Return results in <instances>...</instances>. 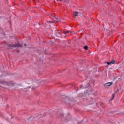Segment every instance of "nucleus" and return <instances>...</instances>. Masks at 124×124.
Instances as JSON below:
<instances>
[{
	"instance_id": "obj_1",
	"label": "nucleus",
	"mask_w": 124,
	"mask_h": 124,
	"mask_svg": "<svg viewBox=\"0 0 124 124\" xmlns=\"http://www.w3.org/2000/svg\"><path fill=\"white\" fill-rule=\"evenodd\" d=\"M2 84H3L5 88H6V87H7L8 86H12L13 85V82H10L8 83L6 82V81H4L2 82Z\"/></svg>"
},
{
	"instance_id": "obj_2",
	"label": "nucleus",
	"mask_w": 124,
	"mask_h": 124,
	"mask_svg": "<svg viewBox=\"0 0 124 124\" xmlns=\"http://www.w3.org/2000/svg\"><path fill=\"white\" fill-rule=\"evenodd\" d=\"M112 82H108L104 85V87L105 88H108V87H110V86H112Z\"/></svg>"
},
{
	"instance_id": "obj_3",
	"label": "nucleus",
	"mask_w": 124,
	"mask_h": 124,
	"mask_svg": "<svg viewBox=\"0 0 124 124\" xmlns=\"http://www.w3.org/2000/svg\"><path fill=\"white\" fill-rule=\"evenodd\" d=\"M73 15L74 17H75L76 16H77V15H78V12H74L73 13Z\"/></svg>"
},
{
	"instance_id": "obj_4",
	"label": "nucleus",
	"mask_w": 124,
	"mask_h": 124,
	"mask_svg": "<svg viewBox=\"0 0 124 124\" xmlns=\"http://www.w3.org/2000/svg\"><path fill=\"white\" fill-rule=\"evenodd\" d=\"M116 62V61L115 60H112L110 62L111 64H114V63Z\"/></svg>"
},
{
	"instance_id": "obj_5",
	"label": "nucleus",
	"mask_w": 124,
	"mask_h": 124,
	"mask_svg": "<svg viewBox=\"0 0 124 124\" xmlns=\"http://www.w3.org/2000/svg\"><path fill=\"white\" fill-rule=\"evenodd\" d=\"M84 50H88V46H84Z\"/></svg>"
},
{
	"instance_id": "obj_6",
	"label": "nucleus",
	"mask_w": 124,
	"mask_h": 124,
	"mask_svg": "<svg viewBox=\"0 0 124 124\" xmlns=\"http://www.w3.org/2000/svg\"><path fill=\"white\" fill-rule=\"evenodd\" d=\"M115 97V94H112V99H114V98Z\"/></svg>"
},
{
	"instance_id": "obj_7",
	"label": "nucleus",
	"mask_w": 124,
	"mask_h": 124,
	"mask_svg": "<svg viewBox=\"0 0 124 124\" xmlns=\"http://www.w3.org/2000/svg\"><path fill=\"white\" fill-rule=\"evenodd\" d=\"M107 64L108 65H110V64H111V62H108Z\"/></svg>"
},
{
	"instance_id": "obj_8",
	"label": "nucleus",
	"mask_w": 124,
	"mask_h": 124,
	"mask_svg": "<svg viewBox=\"0 0 124 124\" xmlns=\"http://www.w3.org/2000/svg\"><path fill=\"white\" fill-rule=\"evenodd\" d=\"M69 32V31H66V32H65V33H68Z\"/></svg>"
},
{
	"instance_id": "obj_9",
	"label": "nucleus",
	"mask_w": 124,
	"mask_h": 124,
	"mask_svg": "<svg viewBox=\"0 0 124 124\" xmlns=\"http://www.w3.org/2000/svg\"><path fill=\"white\" fill-rule=\"evenodd\" d=\"M119 91H120V89H117L116 91V93H117V92H119Z\"/></svg>"
},
{
	"instance_id": "obj_10",
	"label": "nucleus",
	"mask_w": 124,
	"mask_h": 124,
	"mask_svg": "<svg viewBox=\"0 0 124 124\" xmlns=\"http://www.w3.org/2000/svg\"><path fill=\"white\" fill-rule=\"evenodd\" d=\"M57 0V1H59H59H62V0Z\"/></svg>"
},
{
	"instance_id": "obj_11",
	"label": "nucleus",
	"mask_w": 124,
	"mask_h": 124,
	"mask_svg": "<svg viewBox=\"0 0 124 124\" xmlns=\"http://www.w3.org/2000/svg\"><path fill=\"white\" fill-rule=\"evenodd\" d=\"M13 46L14 47H16V46H15V45H13Z\"/></svg>"
},
{
	"instance_id": "obj_12",
	"label": "nucleus",
	"mask_w": 124,
	"mask_h": 124,
	"mask_svg": "<svg viewBox=\"0 0 124 124\" xmlns=\"http://www.w3.org/2000/svg\"><path fill=\"white\" fill-rule=\"evenodd\" d=\"M49 23H53V21H49Z\"/></svg>"
},
{
	"instance_id": "obj_13",
	"label": "nucleus",
	"mask_w": 124,
	"mask_h": 124,
	"mask_svg": "<svg viewBox=\"0 0 124 124\" xmlns=\"http://www.w3.org/2000/svg\"><path fill=\"white\" fill-rule=\"evenodd\" d=\"M54 21L56 22V21H57V20H54Z\"/></svg>"
}]
</instances>
